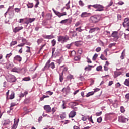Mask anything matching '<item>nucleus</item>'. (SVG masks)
<instances>
[{"label": "nucleus", "instance_id": "nucleus-38", "mask_svg": "<svg viewBox=\"0 0 129 129\" xmlns=\"http://www.w3.org/2000/svg\"><path fill=\"white\" fill-rule=\"evenodd\" d=\"M75 54H76V52H75V51L74 50H73L70 53V56H75Z\"/></svg>", "mask_w": 129, "mask_h": 129}, {"label": "nucleus", "instance_id": "nucleus-12", "mask_svg": "<svg viewBox=\"0 0 129 129\" xmlns=\"http://www.w3.org/2000/svg\"><path fill=\"white\" fill-rule=\"evenodd\" d=\"M7 81L8 82H15L16 81V77L14 76H10L7 79Z\"/></svg>", "mask_w": 129, "mask_h": 129}, {"label": "nucleus", "instance_id": "nucleus-23", "mask_svg": "<svg viewBox=\"0 0 129 129\" xmlns=\"http://www.w3.org/2000/svg\"><path fill=\"white\" fill-rule=\"evenodd\" d=\"M69 105H70L71 106L74 107V106H76V105H78V103L73 102L70 103Z\"/></svg>", "mask_w": 129, "mask_h": 129}, {"label": "nucleus", "instance_id": "nucleus-53", "mask_svg": "<svg viewBox=\"0 0 129 129\" xmlns=\"http://www.w3.org/2000/svg\"><path fill=\"white\" fill-rule=\"evenodd\" d=\"M101 114H102V111H101V112H97V113H96V116H100V115Z\"/></svg>", "mask_w": 129, "mask_h": 129}, {"label": "nucleus", "instance_id": "nucleus-49", "mask_svg": "<svg viewBox=\"0 0 129 129\" xmlns=\"http://www.w3.org/2000/svg\"><path fill=\"white\" fill-rule=\"evenodd\" d=\"M14 66V64H13V63H10L9 62V66H7V68H10V67H13Z\"/></svg>", "mask_w": 129, "mask_h": 129}, {"label": "nucleus", "instance_id": "nucleus-3", "mask_svg": "<svg viewBox=\"0 0 129 129\" xmlns=\"http://www.w3.org/2000/svg\"><path fill=\"white\" fill-rule=\"evenodd\" d=\"M51 60H48L46 63V65L44 67V68H51L52 69H54L55 68V63L54 62H51Z\"/></svg>", "mask_w": 129, "mask_h": 129}, {"label": "nucleus", "instance_id": "nucleus-27", "mask_svg": "<svg viewBox=\"0 0 129 129\" xmlns=\"http://www.w3.org/2000/svg\"><path fill=\"white\" fill-rule=\"evenodd\" d=\"M66 118V113H63L62 114L60 115V118H61V119H64Z\"/></svg>", "mask_w": 129, "mask_h": 129}, {"label": "nucleus", "instance_id": "nucleus-7", "mask_svg": "<svg viewBox=\"0 0 129 129\" xmlns=\"http://www.w3.org/2000/svg\"><path fill=\"white\" fill-rule=\"evenodd\" d=\"M119 121L120 122H126V121H128V119L125 118L123 116H119Z\"/></svg>", "mask_w": 129, "mask_h": 129}, {"label": "nucleus", "instance_id": "nucleus-41", "mask_svg": "<svg viewBox=\"0 0 129 129\" xmlns=\"http://www.w3.org/2000/svg\"><path fill=\"white\" fill-rule=\"evenodd\" d=\"M97 121L98 122V123H100V122L102 121V118L100 117L99 118H97Z\"/></svg>", "mask_w": 129, "mask_h": 129}, {"label": "nucleus", "instance_id": "nucleus-13", "mask_svg": "<svg viewBox=\"0 0 129 129\" xmlns=\"http://www.w3.org/2000/svg\"><path fill=\"white\" fill-rule=\"evenodd\" d=\"M24 28L22 26L16 27L13 29L14 33H18V32H20L21 30H23Z\"/></svg>", "mask_w": 129, "mask_h": 129}, {"label": "nucleus", "instance_id": "nucleus-34", "mask_svg": "<svg viewBox=\"0 0 129 129\" xmlns=\"http://www.w3.org/2000/svg\"><path fill=\"white\" fill-rule=\"evenodd\" d=\"M76 31H77V32H81L82 31H84V30L81 29V27H80L77 28L76 29Z\"/></svg>", "mask_w": 129, "mask_h": 129}, {"label": "nucleus", "instance_id": "nucleus-9", "mask_svg": "<svg viewBox=\"0 0 129 129\" xmlns=\"http://www.w3.org/2000/svg\"><path fill=\"white\" fill-rule=\"evenodd\" d=\"M19 119H18L17 120H16V119H14V124L11 129H17V127H18V124H19Z\"/></svg>", "mask_w": 129, "mask_h": 129}, {"label": "nucleus", "instance_id": "nucleus-29", "mask_svg": "<svg viewBox=\"0 0 129 129\" xmlns=\"http://www.w3.org/2000/svg\"><path fill=\"white\" fill-rule=\"evenodd\" d=\"M15 98V93L12 92L10 96V99H14Z\"/></svg>", "mask_w": 129, "mask_h": 129}, {"label": "nucleus", "instance_id": "nucleus-4", "mask_svg": "<svg viewBox=\"0 0 129 129\" xmlns=\"http://www.w3.org/2000/svg\"><path fill=\"white\" fill-rule=\"evenodd\" d=\"M90 21L91 23H97L99 21V16H92L90 18Z\"/></svg>", "mask_w": 129, "mask_h": 129}, {"label": "nucleus", "instance_id": "nucleus-62", "mask_svg": "<svg viewBox=\"0 0 129 129\" xmlns=\"http://www.w3.org/2000/svg\"><path fill=\"white\" fill-rule=\"evenodd\" d=\"M115 86H116V87H120L121 86L120 83H117L115 85Z\"/></svg>", "mask_w": 129, "mask_h": 129}, {"label": "nucleus", "instance_id": "nucleus-19", "mask_svg": "<svg viewBox=\"0 0 129 129\" xmlns=\"http://www.w3.org/2000/svg\"><path fill=\"white\" fill-rule=\"evenodd\" d=\"M76 115V112L74 111H72L69 114V117H71L72 118L74 117Z\"/></svg>", "mask_w": 129, "mask_h": 129}, {"label": "nucleus", "instance_id": "nucleus-45", "mask_svg": "<svg viewBox=\"0 0 129 129\" xmlns=\"http://www.w3.org/2000/svg\"><path fill=\"white\" fill-rule=\"evenodd\" d=\"M79 4L81 6V7H83V6H84V4L83 3V2H82V1L81 0H80L79 1Z\"/></svg>", "mask_w": 129, "mask_h": 129}, {"label": "nucleus", "instance_id": "nucleus-54", "mask_svg": "<svg viewBox=\"0 0 129 129\" xmlns=\"http://www.w3.org/2000/svg\"><path fill=\"white\" fill-rule=\"evenodd\" d=\"M55 50H56V48H52V57H56V56L54 55V52H55Z\"/></svg>", "mask_w": 129, "mask_h": 129}, {"label": "nucleus", "instance_id": "nucleus-26", "mask_svg": "<svg viewBox=\"0 0 129 129\" xmlns=\"http://www.w3.org/2000/svg\"><path fill=\"white\" fill-rule=\"evenodd\" d=\"M88 119L89 121H90V122H92V123H94V122H93V120H92V116H91L89 117V116H88Z\"/></svg>", "mask_w": 129, "mask_h": 129}, {"label": "nucleus", "instance_id": "nucleus-55", "mask_svg": "<svg viewBox=\"0 0 129 129\" xmlns=\"http://www.w3.org/2000/svg\"><path fill=\"white\" fill-rule=\"evenodd\" d=\"M80 14V12L78 10H77L76 13L74 14L75 16H78Z\"/></svg>", "mask_w": 129, "mask_h": 129}, {"label": "nucleus", "instance_id": "nucleus-39", "mask_svg": "<svg viewBox=\"0 0 129 129\" xmlns=\"http://www.w3.org/2000/svg\"><path fill=\"white\" fill-rule=\"evenodd\" d=\"M88 118V116H85L82 117V120H83V121H85L86 120H87Z\"/></svg>", "mask_w": 129, "mask_h": 129}, {"label": "nucleus", "instance_id": "nucleus-30", "mask_svg": "<svg viewBox=\"0 0 129 129\" xmlns=\"http://www.w3.org/2000/svg\"><path fill=\"white\" fill-rule=\"evenodd\" d=\"M27 6L28 8H33V7H34L33 3H28L27 4Z\"/></svg>", "mask_w": 129, "mask_h": 129}, {"label": "nucleus", "instance_id": "nucleus-24", "mask_svg": "<svg viewBox=\"0 0 129 129\" xmlns=\"http://www.w3.org/2000/svg\"><path fill=\"white\" fill-rule=\"evenodd\" d=\"M124 84L126 86H129V79H126L124 82Z\"/></svg>", "mask_w": 129, "mask_h": 129}, {"label": "nucleus", "instance_id": "nucleus-20", "mask_svg": "<svg viewBox=\"0 0 129 129\" xmlns=\"http://www.w3.org/2000/svg\"><path fill=\"white\" fill-rule=\"evenodd\" d=\"M35 20H36V18H29L25 24H31V23H33Z\"/></svg>", "mask_w": 129, "mask_h": 129}, {"label": "nucleus", "instance_id": "nucleus-40", "mask_svg": "<svg viewBox=\"0 0 129 129\" xmlns=\"http://www.w3.org/2000/svg\"><path fill=\"white\" fill-rule=\"evenodd\" d=\"M100 58H101V60H105V61H106V60H107V58H106V57H104V55H103V54L101 55Z\"/></svg>", "mask_w": 129, "mask_h": 129}, {"label": "nucleus", "instance_id": "nucleus-64", "mask_svg": "<svg viewBox=\"0 0 129 129\" xmlns=\"http://www.w3.org/2000/svg\"><path fill=\"white\" fill-rule=\"evenodd\" d=\"M125 98H126L127 99H129V93L126 94L125 95Z\"/></svg>", "mask_w": 129, "mask_h": 129}, {"label": "nucleus", "instance_id": "nucleus-15", "mask_svg": "<svg viewBox=\"0 0 129 129\" xmlns=\"http://www.w3.org/2000/svg\"><path fill=\"white\" fill-rule=\"evenodd\" d=\"M21 71H22V69L20 68L15 67L12 70V72H16L17 73H19V72H21Z\"/></svg>", "mask_w": 129, "mask_h": 129}, {"label": "nucleus", "instance_id": "nucleus-28", "mask_svg": "<svg viewBox=\"0 0 129 129\" xmlns=\"http://www.w3.org/2000/svg\"><path fill=\"white\" fill-rule=\"evenodd\" d=\"M62 105L61 106L62 109H65L66 108V107L65 106V105L66 104V102L64 100L62 101Z\"/></svg>", "mask_w": 129, "mask_h": 129}, {"label": "nucleus", "instance_id": "nucleus-8", "mask_svg": "<svg viewBox=\"0 0 129 129\" xmlns=\"http://www.w3.org/2000/svg\"><path fill=\"white\" fill-rule=\"evenodd\" d=\"M44 109L45 110L47 113H49L52 111V109L50 105H45L44 106Z\"/></svg>", "mask_w": 129, "mask_h": 129}, {"label": "nucleus", "instance_id": "nucleus-63", "mask_svg": "<svg viewBox=\"0 0 129 129\" xmlns=\"http://www.w3.org/2000/svg\"><path fill=\"white\" fill-rule=\"evenodd\" d=\"M117 18H118V20H121V15L118 14Z\"/></svg>", "mask_w": 129, "mask_h": 129}, {"label": "nucleus", "instance_id": "nucleus-37", "mask_svg": "<svg viewBox=\"0 0 129 129\" xmlns=\"http://www.w3.org/2000/svg\"><path fill=\"white\" fill-rule=\"evenodd\" d=\"M114 77L115 78H116V77H117V76H119V75H120V73H118L117 72H115L114 73Z\"/></svg>", "mask_w": 129, "mask_h": 129}, {"label": "nucleus", "instance_id": "nucleus-56", "mask_svg": "<svg viewBox=\"0 0 129 129\" xmlns=\"http://www.w3.org/2000/svg\"><path fill=\"white\" fill-rule=\"evenodd\" d=\"M72 36L73 37H76V36H77V33L76 31H74Z\"/></svg>", "mask_w": 129, "mask_h": 129}, {"label": "nucleus", "instance_id": "nucleus-59", "mask_svg": "<svg viewBox=\"0 0 129 129\" xmlns=\"http://www.w3.org/2000/svg\"><path fill=\"white\" fill-rule=\"evenodd\" d=\"M68 20L67 19H65L64 20H62L61 21H60V24H65V23H66V22H67Z\"/></svg>", "mask_w": 129, "mask_h": 129}, {"label": "nucleus", "instance_id": "nucleus-2", "mask_svg": "<svg viewBox=\"0 0 129 129\" xmlns=\"http://www.w3.org/2000/svg\"><path fill=\"white\" fill-rule=\"evenodd\" d=\"M69 40V37L67 36H58V42H60L62 44L65 43V42H67Z\"/></svg>", "mask_w": 129, "mask_h": 129}, {"label": "nucleus", "instance_id": "nucleus-14", "mask_svg": "<svg viewBox=\"0 0 129 129\" xmlns=\"http://www.w3.org/2000/svg\"><path fill=\"white\" fill-rule=\"evenodd\" d=\"M99 30H100V28H99L98 27H95V28H91V29H90L89 33L90 34H92V33H94V32H95V31H99Z\"/></svg>", "mask_w": 129, "mask_h": 129}, {"label": "nucleus", "instance_id": "nucleus-10", "mask_svg": "<svg viewBox=\"0 0 129 129\" xmlns=\"http://www.w3.org/2000/svg\"><path fill=\"white\" fill-rule=\"evenodd\" d=\"M123 26L125 28L129 27V18H125L124 22L123 23Z\"/></svg>", "mask_w": 129, "mask_h": 129}, {"label": "nucleus", "instance_id": "nucleus-61", "mask_svg": "<svg viewBox=\"0 0 129 129\" xmlns=\"http://www.w3.org/2000/svg\"><path fill=\"white\" fill-rule=\"evenodd\" d=\"M96 51L98 52H100V51H101V48L100 47H98L96 49Z\"/></svg>", "mask_w": 129, "mask_h": 129}, {"label": "nucleus", "instance_id": "nucleus-46", "mask_svg": "<svg viewBox=\"0 0 129 129\" xmlns=\"http://www.w3.org/2000/svg\"><path fill=\"white\" fill-rule=\"evenodd\" d=\"M51 43H52V47H54V46L56 45V41H55V39H53V40H52Z\"/></svg>", "mask_w": 129, "mask_h": 129}, {"label": "nucleus", "instance_id": "nucleus-44", "mask_svg": "<svg viewBox=\"0 0 129 129\" xmlns=\"http://www.w3.org/2000/svg\"><path fill=\"white\" fill-rule=\"evenodd\" d=\"M13 55V53H12L11 52H10L9 54H7L5 57V58L7 59V58H10V57H11V56H12Z\"/></svg>", "mask_w": 129, "mask_h": 129}, {"label": "nucleus", "instance_id": "nucleus-16", "mask_svg": "<svg viewBox=\"0 0 129 129\" xmlns=\"http://www.w3.org/2000/svg\"><path fill=\"white\" fill-rule=\"evenodd\" d=\"M62 91L63 92V93H65V94H67L70 92V88H69V87L63 88L62 90Z\"/></svg>", "mask_w": 129, "mask_h": 129}, {"label": "nucleus", "instance_id": "nucleus-51", "mask_svg": "<svg viewBox=\"0 0 129 129\" xmlns=\"http://www.w3.org/2000/svg\"><path fill=\"white\" fill-rule=\"evenodd\" d=\"M115 46V43H111L108 45L109 48H111L112 47H114Z\"/></svg>", "mask_w": 129, "mask_h": 129}, {"label": "nucleus", "instance_id": "nucleus-5", "mask_svg": "<svg viewBox=\"0 0 129 129\" xmlns=\"http://www.w3.org/2000/svg\"><path fill=\"white\" fill-rule=\"evenodd\" d=\"M11 125L12 124L11 123V121H10L9 120H4L3 123V126L6 127V128H9V127H10Z\"/></svg>", "mask_w": 129, "mask_h": 129}, {"label": "nucleus", "instance_id": "nucleus-33", "mask_svg": "<svg viewBox=\"0 0 129 129\" xmlns=\"http://www.w3.org/2000/svg\"><path fill=\"white\" fill-rule=\"evenodd\" d=\"M17 41H14L11 42V43H10L11 47H12V46H15V45H17Z\"/></svg>", "mask_w": 129, "mask_h": 129}, {"label": "nucleus", "instance_id": "nucleus-25", "mask_svg": "<svg viewBox=\"0 0 129 129\" xmlns=\"http://www.w3.org/2000/svg\"><path fill=\"white\" fill-rule=\"evenodd\" d=\"M70 0H69V2H68V3L66 4V6L67 7L66 8V9L67 10H69V9H70Z\"/></svg>", "mask_w": 129, "mask_h": 129}, {"label": "nucleus", "instance_id": "nucleus-17", "mask_svg": "<svg viewBox=\"0 0 129 129\" xmlns=\"http://www.w3.org/2000/svg\"><path fill=\"white\" fill-rule=\"evenodd\" d=\"M52 10L54 12V14H55V15H56V16H58V17H59V18H61V17H62L63 15L62 14V13H61L58 11H56V10H55V9H54V8L52 9Z\"/></svg>", "mask_w": 129, "mask_h": 129}, {"label": "nucleus", "instance_id": "nucleus-58", "mask_svg": "<svg viewBox=\"0 0 129 129\" xmlns=\"http://www.w3.org/2000/svg\"><path fill=\"white\" fill-rule=\"evenodd\" d=\"M78 54H80V55H81L82 54V49H79L78 50Z\"/></svg>", "mask_w": 129, "mask_h": 129}, {"label": "nucleus", "instance_id": "nucleus-52", "mask_svg": "<svg viewBox=\"0 0 129 129\" xmlns=\"http://www.w3.org/2000/svg\"><path fill=\"white\" fill-rule=\"evenodd\" d=\"M91 67H92V66H88V67H87L85 68V70L86 69H88V70H91Z\"/></svg>", "mask_w": 129, "mask_h": 129}, {"label": "nucleus", "instance_id": "nucleus-36", "mask_svg": "<svg viewBox=\"0 0 129 129\" xmlns=\"http://www.w3.org/2000/svg\"><path fill=\"white\" fill-rule=\"evenodd\" d=\"M94 94V92H90L87 94V97H89L90 95H93Z\"/></svg>", "mask_w": 129, "mask_h": 129}, {"label": "nucleus", "instance_id": "nucleus-21", "mask_svg": "<svg viewBox=\"0 0 129 129\" xmlns=\"http://www.w3.org/2000/svg\"><path fill=\"white\" fill-rule=\"evenodd\" d=\"M43 38L44 39H54V37L53 35H44L43 36Z\"/></svg>", "mask_w": 129, "mask_h": 129}, {"label": "nucleus", "instance_id": "nucleus-35", "mask_svg": "<svg viewBox=\"0 0 129 129\" xmlns=\"http://www.w3.org/2000/svg\"><path fill=\"white\" fill-rule=\"evenodd\" d=\"M67 79H73V75H71V74H69L67 76Z\"/></svg>", "mask_w": 129, "mask_h": 129}, {"label": "nucleus", "instance_id": "nucleus-43", "mask_svg": "<svg viewBox=\"0 0 129 129\" xmlns=\"http://www.w3.org/2000/svg\"><path fill=\"white\" fill-rule=\"evenodd\" d=\"M42 42H43V39L40 38L39 39H38V40H37L38 45H40V44H41V43H42Z\"/></svg>", "mask_w": 129, "mask_h": 129}, {"label": "nucleus", "instance_id": "nucleus-42", "mask_svg": "<svg viewBox=\"0 0 129 129\" xmlns=\"http://www.w3.org/2000/svg\"><path fill=\"white\" fill-rule=\"evenodd\" d=\"M101 69H102V66H99L97 67L96 68L97 71H100L101 70Z\"/></svg>", "mask_w": 129, "mask_h": 129}, {"label": "nucleus", "instance_id": "nucleus-47", "mask_svg": "<svg viewBox=\"0 0 129 129\" xmlns=\"http://www.w3.org/2000/svg\"><path fill=\"white\" fill-rule=\"evenodd\" d=\"M120 110H121V112L122 113H123L124 112V111H125V110L124 109V107H123V106H121Z\"/></svg>", "mask_w": 129, "mask_h": 129}, {"label": "nucleus", "instance_id": "nucleus-6", "mask_svg": "<svg viewBox=\"0 0 129 129\" xmlns=\"http://www.w3.org/2000/svg\"><path fill=\"white\" fill-rule=\"evenodd\" d=\"M111 36L112 37H114L115 41H117L119 38L118 36V32H117V31L113 32Z\"/></svg>", "mask_w": 129, "mask_h": 129}, {"label": "nucleus", "instance_id": "nucleus-18", "mask_svg": "<svg viewBox=\"0 0 129 129\" xmlns=\"http://www.w3.org/2000/svg\"><path fill=\"white\" fill-rule=\"evenodd\" d=\"M14 61H18V62H21L22 57L20 55H16L14 58Z\"/></svg>", "mask_w": 129, "mask_h": 129}, {"label": "nucleus", "instance_id": "nucleus-60", "mask_svg": "<svg viewBox=\"0 0 129 129\" xmlns=\"http://www.w3.org/2000/svg\"><path fill=\"white\" fill-rule=\"evenodd\" d=\"M113 4V2L112 1V0H111L110 3L108 5V7H110L112 6Z\"/></svg>", "mask_w": 129, "mask_h": 129}, {"label": "nucleus", "instance_id": "nucleus-1", "mask_svg": "<svg viewBox=\"0 0 129 129\" xmlns=\"http://www.w3.org/2000/svg\"><path fill=\"white\" fill-rule=\"evenodd\" d=\"M92 7L94 9H97L96 10V11L101 12L104 10V7L100 4H94Z\"/></svg>", "mask_w": 129, "mask_h": 129}, {"label": "nucleus", "instance_id": "nucleus-22", "mask_svg": "<svg viewBox=\"0 0 129 129\" xmlns=\"http://www.w3.org/2000/svg\"><path fill=\"white\" fill-rule=\"evenodd\" d=\"M125 56V50H124L121 53V55L120 56L121 60H123V59H124Z\"/></svg>", "mask_w": 129, "mask_h": 129}, {"label": "nucleus", "instance_id": "nucleus-48", "mask_svg": "<svg viewBox=\"0 0 129 129\" xmlns=\"http://www.w3.org/2000/svg\"><path fill=\"white\" fill-rule=\"evenodd\" d=\"M124 2L121 1H119L117 3V5H119L120 6H122V5H124Z\"/></svg>", "mask_w": 129, "mask_h": 129}, {"label": "nucleus", "instance_id": "nucleus-11", "mask_svg": "<svg viewBox=\"0 0 129 129\" xmlns=\"http://www.w3.org/2000/svg\"><path fill=\"white\" fill-rule=\"evenodd\" d=\"M90 15L91 14L87 12H83L81 14V18H87V17H89Z\"/></svg>", "mask_w": 129, "mask_h": 129}, {"label": "nucleus", "instance_id": "nucleus-57", "mask_svg": "<svg viewBox=\"0 0 129 129\" xmlns=\"http://www.w3.org/2000/svg\"><path fill=\"white\" fill-rule=\"evenodd\" d=\"M47 94H48L49 95H53V92H51L50 91L46 92Z\"/></svg>", "mask_w": 129, "mask_h": 129}, {"label": "nucleus", "instance_id": "nucleus-32", "mask_svg": "<svg viewBox=\"0 0 129 129\" xmlns=\"http://www.w3.org/2000/svg\"><path fill=\"white\" fill-rule=\"evenodd\" d=\"M26 48H27V50H26V53H31V47L29 46H26Z\"/></svg>", "mask_w": 129, "mask_h": 129}, {"label": "nucleus", "instance_id": "nucleus-31", "mask_svg": "<svg viewBox=\"0 0 129 129\" xmlns=\"http://www.w3.org/2000/svg\"><path fill=\"white\" fill-rule=\"evenodd\" d=\"M97 57H98V54L95 53L93 57V58H92L93 61H95V60H96V58H97Z\"/></svg>", "mask_w": 129, "mask_h": 129}, {"label": "nucleus", "instance_id": "nucleus-50", "mask_svg": "<svg viewBox=\"0 0 129 129\" xmlns=\"http://www.w3.org/2000/svg\"><path fill=\"white\" fill-rule=\"evenodd\" d=\"M20 11H21V9L20 8H16L15 9V11L16 12V13H19Z\"/></svg>", "mask_w": 129, "mask_h": 129}]
</instances>
